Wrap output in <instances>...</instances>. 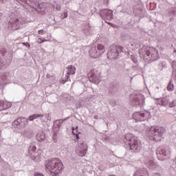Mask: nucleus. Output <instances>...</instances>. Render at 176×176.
Instances as JSON below:
<instances>
[{
	"instance_id": "obj_1",
	"label": "nucleus",
	"mask_w": 176,
	"mask_h": 176,
	"mask_svg": "<svg viewBox=\"0 0 176 176\" xmlns=\"http://www.w3.org/2000/svg\"><path fill=\"white\" fill-rule=\"evenodd\" d=\"M139 54L142 58H144L147 64H151V63L159 58L157 50L151 47L143 46L139 50Z\"/></svg>"
},
{
	"instance_id": "obj_2",
	"label": "nucleus",
	"mask_w": 176,
	"mask_h": 176,
	"mask_svg": "<svg viewBox=\"0 0 176 176\" xmlns=\"http://www.w3.org/2000/svg\"><path fill=\"white\" fill-rule=\"evenodd\" d=\"M124 142L125 145H129V150L133 153H138L142 149V144L138 138L131 133L125 135Z\"/></svg>"
},
{
	"instance_id": "obj_3",
	"label": "nucleus",
	"mask_w": 176,
	"mask_h": 176,
	"mask_svg": "<svg viewBox=\"0 0 176 176\" xmlns=\"http://www.w3.org/2000/svg\"><path fill=\"white\" fill-rule=\"evenodd\" d=\"M63 162L58 158H53L45 162V170L50 171L52 175H57L60 174L63 170Z\"/></svg>"
},
{
	"instance_id": "obj_4",
	"label": "nucleus",
	"mask_w": 176,
	"mask_h": 176,
	"mask_svg": "<svg viewBox=\"0 0 176 176\" xmlns=\"http://www.w3.org/2000/svg\"><path fill=\"white\" fill-rule=\"evenodd\" d=\"M165 132L166 129L162 126H153L146 131V134L151 141L157 142L162 141V137H163Z\"/></svg>"
},
{
	"instance_id": "obj_5",
	"label": "nucleus",
	"mask_w": 176,
	"mask_h": 176,
	"mask_svg": "<svg viewBox=\"0 0 176 176\" xmlns=\"http://www.w3.org/2000/svg\"><path fill=\"white\" fill-rule=\"evenodd\" d=\"M122 52L123 47L112 45L110 46L107 52V58H109V60H116V58H119L120 53Z\"/></svg>"
},
{
	"instance_id": "obj_6",
	"label": "nucleus",
	"mask_w": 176,
	"mask_h": 176,
	"mask_svg": "<svg viewBox=\"0 0 176 176\" xmlns=\"http://www.w3.org/2000/svg\"><path fill=\"white\" fill-rule=\"evenodd\" d=\"M104 52H105V47L101 44L94 45L89 50V56L93 58H98Z\"/></svg>"
},
{
	"instance_id": "obj_7",
	"label": "nucleus",
	"mask_w": 176,
	"mask_h": 176,
	"mask_svg": "<svg viewBox=\"0 0 176 176\" xmlns=\"http://www.w3.org/2000/svg\"><path fill=\"white\" fill-rule=\"evenodd\" d=\"M27 124H28V119L24 117H20L12 122V127L17 130H22Z\"/></svg>"
},
{
	"instance_id": "obj_8",
	"label": "nucleus",
	"mask_w": 176,
	"mask_h": 176,
	"mask_svg": "<svg viewBox=\"0 0 176 176\" xmlns=\"http://www.w3.org/2000/svg\"><path fill=\"white\" fill-rule=\"evenodd\" d=\"M0 53L3 57H0V70L6 69V68L10 65V59H8L5 57L8 51H6V49L3 48L0 50Z\"/></svg>"
},
{
	"instance_id": "obj_9",
	"label": "nucleus",
	"mask_w": 176,
	"mask_h": 176,
	"mask_svg": "<svg viewBox=\"0 0 176 176\" xmlns=\"http://www.w3.org/2000/svg\"><path fill=\"white\" fill-rule=\"evenodd\" d=\"M89 80L95 85L100 83V77L98 76V72L95 69H91L87 74Z\"/></svg>"
},
{
	"instance_id": "obj_10",
	"label": "nucleus",
	"mask_w": 176,
	"mask_h": 176,
	"mask_svg": "<svg viewBox=\"0 0 176 176\" xmlns=\"http://www.w3.org/2000/svg\"><path fill=\"white\" fill-rule=\"evenodd\" d=\"M130 100L131 104L136 107L137 105H142L144 104V96L141 94L131 95Z\"/></svg>"
},
{
	"instance_id": "obj_11",
	"label": "nucleus",
	"mask_w": 176,
	"mask_h": 176,
	"mask_svg": "<svg viewBox=\"0 0 176 176\" xmlns=\"http://www.w3.org/2000/svg\"><path fill=\"white\" fill-rule=\"evenodd\" d=\"M76 153L77 155H78V156H80L81 157H83V156H86V154L87 153V144L84 142L80 143L78 145Z\"/></svg>"
},
{
	"instance_id": "obj_12",
	"label": "nucleus",
	"mask_w": 176,
	"mask_h": 176,
	"mask_svg": "<svg viewBox=\"0 0 176 176\" xmlns=\"http://www.w3.org/2000/svg\"><path fill=\"white\" fill-rule=\"evenodd\" d=\"M156 154L157 155L158 160H161L163 162V160H166V157H168L167 156V151L165 150L163 147H159L156 151Z\"/></svg>"
},
{
	"instance_id": "obj_13",
	"label": "nucleus",
	"mask_w": 176,
	"mask_h": 176,
	"mask_svg": "<svg viewBox=\"0 0 176 176\" xmlns=\"http://www.w3.org/2000/svg\"><path fill=\"white\" fill-rule=\"evenodd\" d=\"M76 70V69L75 68V67H74L72 65L68 66L67 73V75L66 76V78L65 79L63 78L60 80V83L64 85V83L68 82V79H69V75H75V71Z\"/></svg>"
},
{
	"instance_id": "obj_14",
	"label": "nucleus",
	"mask_w": 176,
	"mask_h": 176,
	"mask_svg": "<svg viewBox=\"0 0 176 176\" xmlns=\"http://www.w3.org/2000/svg\"><path fill=\"white\" fill-rule=\"evenodd\" d=\"M146 114L144 112L138 111L135 112L133 114V119L135 120V122H144L145 120V116Z\"/></svg>"
},
{
	"instance_id": "obj_15",
	"label": "nucleus",
	"mask_w": 176,
	"mask_h": 176,
	"mask_svg": "<svg viewBox=\"0 0 176 176\" xmlns=\"http://www.w3.org/2000/svg\"><path fill=\"white\" fill-rule=\"evenodd\" d=\"M102 16L103 19L108 20L109 21L112 20L113 16V12L111 10L105 9L102 11Z\"/></svg>"
},
{
	"instance_id": "obj_16",
	"label": "nucleus",
	"mask_w": 176,
	"mask_h": 176,
	"mask_svg": "<svg viewBox=\"0 0 176 176\" xmlns=\"http://www.w3.org/2000/svg\"><path fill=\"white\" fill-rule=\"evenodd\" d=\"M109 94H116L119 91V85L117 83H112L108 88Z\"/></svg>"
},
{
	"instance_id": "obj_17",
	"label": "nucleus",
	"mask_w": 176,
	"mask_h": 176,
	"mask_svg": "<svg viewBox=\"0 0 176 176\" xmlns=\"http://www.w3.org/2000/svg\"><path fill=\"white\" fill-rule=\"evenodd\" d=\"M12 107V102L0 100V111H5Z\"/></svg>"
},
{
	"instance_id": "obj_18",
	"label": "nucleus",
	"mask_w": 176,
	"mask_h": 176,
	"mask_svg": "<svg viewBox=\"0 0 176 176\" xmlns=\"http://www.w3.org/2000/svg\"><path fill=\"white\" fill-rule=\"evenodd\" d=\"M35 151H36V146H35L34 144H32L28 148V154L31 155V159L32 160H35V159H36V157H35V155H35Z\"/></svg>"
},
{
	"instance_id": "obj_19",
	"label": "nucleus",
	"mask_w": 176,
	"mask_h": 176,
	"mask_svg": "<svg viewBox=\"0 0 176 176\" xmlns=\"http://www.w3.org/2000/svg\"><path fill=\"white\" fill-rule=\"evenodd\" d=\"M8 30H12L13 31H16V30H19V28H20V23H8Z\"/></svg>"
},
{
	"instance_id": "obj_20",
	"label": "nucleus",
	"mask_w": 176,
	"mask_h": 176,
	"mask_svg": "<svg viewBox=\"0 0 176 176\" xmlns=\"http://www.w3.org/2000/svg\"><path fill=\"white\" fill-rule=\"evenodd\" d=\"M36 139H37V141H38V142H42V141H45V140H46V135H45V132L43 131L39 132L36 135Z\"/></svg>"
},
{
	"instance_id": "obj_21",
	"label": "nucleus",
	"mask_w": 176,
	"mask_h": 176,
	"mask_svg": "<svg viewBox=\"0 0 176 176\" xmlns=\"http://www.w3.org/2000/svg\"><path fill=\"white\" fill-rule=\"evenodd\" d=\"M162 104L164 107H166V105H168L170 103V101H171V96H166L164 98H162Z\"/></svg>"
},
{
	"instance_id": "obj_22",
	"label": "nucleus",
	"mask_w": 176,
	"mask_h": 176,
	"mask_svg": "<svg viewBox=\"0 0 176 176\" xmlns=\"http://www.w3.org/2000/svg\"><path fill=\"white\" fill-rule=\"evenodd\" d=\"M0 78L3 82L9 80V79H10V74L9 72L3 73Z\"/></svg>"
},
{
	"instance_id": "obj_23",
	"label": "nucleus",
	"mask_w": 176,
	"mask_h": 176,
	"mask_svg": "<svg viewBox=\"0 0 176 176\" xmlns=\"http://www.w3.org/2000/svg\"><path fill=\"white\" fill-rule=\"evenodd\" d=\"M38 118H43V115L42 114H34L29 117V120H34V119H38Z\"/></svg>"
},
{
	"instance_id": "obj_24",
	"label": "nucleus",
	"mask_w": 176,
	"mask_h": 176,
	"mask_svg": "<svg viewBox=\"0 0 176 176\" xmlns=\"http://www.w3.org/2000/svg\"><path fill=\"white\" fill-rule=\"evenodd\" d=\"M72 133H73L74 135H76V140H79V138H80L79 134H80V132L78 133V126H76V128L72 127ZM75 131H76V133H75Z\"/></svg>"
},
{
	"instance_id": "obj_25",
	"label": "nucleus",
	"mask_w": 176,
	"mask_h": 176,
	"mask_svg": "<svg viewBox=\"0 0 176 176\" xmlns=\"http://www.w3.org/2000/svg\"><path fill=\"white\" fill-rule=\"evenodd\" d=\"M167 90L168 91H173L174 90V84L172 81H170L168 86H167Z\"/></svg>"
},
{
	"instance_id": "obj_26",
	"label": "nucleus",
	"mask_w": 176,
	"mask_h": 176,
	"mask_svg": "<svg viewBox=\"0 0 176 176\" xmlns=\"http://www.w3.org/2000/svg\"><path fill=\"white\" fill-rule=\"evenodd\" d=\"M131 58L132 61L134 63V64H137V63H138V60L137 59V57L135 56L131 55Z\"/></svg>"
},
{
	"instance_id": "obj_27",
	"label": "nucleus",
	"mask_w": 176,
	"mask_h": 176,
	"mask_svg": "<svg viewBox=\"0 0 176 176\" xmlns=\"http://www.w3.org/2000/svg\"><path fill=\"white\" fill-rule=\"evenodd\" d=\"M169 107L170 108H173V107H175L176 106V100H173L172 102H169Z\"/></svg>"
},
{
	"instance_id": "obj_28",
	"label": "nucleus",
	"mask_w": 176,
	"mask_h": 176,
	"mask_svg": "<svg viewBox=\"0 0 176 176\" xmlns=\"http://www.w3.org/2000/svg\"><path fill=\"white\" fill-rule=\"evenodd\" d=\"M163 99L162 98H160V99H157L156 103L157 105H163Z\"/></svg>"
},
{
	"instance_id": "obj_29",
	"label": "nucleus",
	"mask_w": 176,
	"mask_h": 176,
	"mask_svg": "<svg viewBox=\"0 0 176 176\" xmlns=\"http://www.w3.org/2000/svg\"><path fill=\"white\" fill-rule=\"evenodd\" d=\"M47 80H49V79H51V80H54L55 78L53 75L47 74Z\"/></svg>"
},
{
	"instance_id": "obj_30",
	"label": "nucleus",
	"mask_w": 176,
	"mask_h": 176,
	"mask_svg": "<svg viewBox=\"0 0 176 176\" xmlns=\"http://www.w3.org/2000/svg\"><path fill=\"white\" fill-rule=\"evenodd\" d=\"M109 25H110V27H113V28H119V25L115 24V23H108Z\"/></svg>"
},
{
	"instance_id": "obj_31",
	"label": "nucleus",
	"mask_w": 176,
	"mask_h": 176,
	"mask_svg": "<svg viewBox=\"0 0 176 176\" xmlns=\"http://www.w3.org/2000/svg\"><path fill=\"white\" fill-rule=\"evenodd\" d=\"M64 120H65L60 119V120H56V123H57L58 126H61V124H63V122H64Z\"/></svg>"
},
{
	"instance_id": "obj_32",
	"label": "nucleus",
	"mask_w": 176,
	"mask_h": 176,
	"mask_svg": "<svg viewBox=\"0 0 176 176\" xmlns=\"http://www.w3.org/2000/svg\"><path fill=\"white\" fill-rule=\"evenodd\" d=\"M49 40H46V39H44V40H42V38H39L37 41V43H43V42H48Z\"/></svg>"
},
{
	"instance_id": "obj_33",
	"label": "nucleus",
	"mask_w": 176,
	"mask_h": 176,
	"mask_svg": "<svg viewBox=\"0 0 176 176\" xmlns=\"http://www.w3.org/2000/svg\"><path fill=\"white\" fill-rule=\"evenodd\" d=\"M54 142H57V133H54V134L52 136Z\"/></svg>"
},
{
	"instance_id": "obj_34",
	"label": "nucleus",
	"mask_w": 176,
	"mask_h": 176,
	"mask_svg": "<svg viewBox=\"0 0 176 176\" xmlns=\"http://www.w3.org/2000/svg\"><path fill=\"white\" fill-rule=\"evenodd\" d=\"M62 16H63V19H67V17L68 16V13L65 12L63 13V14H62Z\"/></svg>"
},
{
	"instance_id": "obj_35",
	"label": "nucleus",
	"mask_w": 176,
	"mask_h": 176,
	"mask_svg": "<svg viewBox=\"0 0 176 176\" xmlns=\"http://www.w3.org/2000/svg\"><path fill=\"white\" fill-rule=\"evenodd\" d=\"M34 176H43V174L39 173L38 172H36L34 173Z\"/></svg>"
},
{
	"instance_id": "obj_36",
	"label": "nucleus",
	"mask_w": 176,
	"mask_h": 176,
	"mask_svg": "<svg viewBox=\"0 0 176 176\" xmlns=\"http://www.w3.org/2000/svg\"><path fill=\"white\" fill-rule=\"evenodd\" d=\"M23 45H24V46H26L27 47H30V43H23Z\"/></svg>"
},
{
	"instance_id": "obj_37",
	"label": "nucleus",
	"mask_w": 176,
	"mask_h": 176,
	"mask_svg": "<svg viewBox=\"0 0 176 176\" xmlns=\"http://www.w3.org/2000/svg\"><path fill=\"white\" fill-rule=\"evenodd\" d=\"M133 176H142V175H140V172L139 171H137L134 173Z\"/></svg>"
},
{
	"instance_id": "obj_38",
	"label": "nucleus",
	"mask_w": 176,
	"mask_h": 176,
	"mask_svg": "<svg viewBox=\"0 0 176 176\" xmlns=\"http://www.w3.org/2000/svg\"><path fill=\"white\" fill-rule=\"evenodd\" d=\"M39 35H43V30H38Z\"/></svg>"
},
{
	"instance_id": "obj_39",
	"label": "nucleus",
	"mask_w": 176,
	"mask_h": 176,
	"mask_svg": "<svg viewBox=\"0 0 176 176\" xmlns=\"http://www.w3.org/2000/svg\"><path fill=\"white\" fill-rule=\"evenodd\" d=\"M155 175H159V176H162V173H155Z\"/></svg>"
},
{
	"instance_id": "obj_40",
	"label": "nucleus",
	"mask_w": 176,
	"mask_h": 176,
	"mask_svg": "<svg viewBox=\"0 0 176 176\" xmlns=\"http://www.w3.org/2000/svg\"><path fill=\"white\" fill-rule=\"evenodd\" d=\"M162 64H163L162 63H160V64H158L159 67H160V65H162Z\"/></svg>"
},
{
	"instance_id": "obj_41",
	"label": "nucleus",
	"mask_w": 176,
	"mask_h": 176,
	"mask_svg": "<svg viewBox=\"0 0 176 176\" xmlns=\"http://www.w3.org/2000/svg\"><path fill=\"white\" fill-rule=\"evenodd\" d=\"M74 133H76V134H78V132H76V131H74Z\"/></svg>"
},
{
	"instance_id": "obj_42",
	"label": "nucleus",
	"mask_w": 176,
	"mask_h": 176,
	"mask_svg": "<svg viewBox=\"0 0 176 176\" xmlns=\"http://www.w3.org/2000/svg\"><path fill=\"white\" fill-rule=\"evenodd\" d=\"M94 119H97V116H95Z\"/></svg>"
},
{
	"instance_id": "obj_43",
	"label": "nucleus",
	"mask_w": 176,
	"mask_h": 176,
	"mask_svg": "<svg viewBox=\"0 0 176 176\" xmlns=\"http://www.w3.org/2000/svg\"><path fill=\"white\" fill-rule=\"evenodd\" d=\"M160 170H161V171H162L163 169H162V168H160Z\"/></svg>"
}]
</instances>
